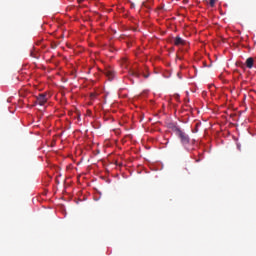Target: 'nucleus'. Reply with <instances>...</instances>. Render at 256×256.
<instances>
[{"instance_id":"f257e3e1","label":"nucleus","mask_w":256,"mask_h":256,"mask_svg":"<svg viewBox=\"0 0 256 256\" xmlns=\"http://www.w3.org/2000/svg\"><path fill=\"white\" fill-rule=\"evenodd\" d=\"M174 131H175L177 137H179L182 145H184V146L189 145V142H190L189 135H187L185 132H183L181 130V128H179V127H175Z\"/></svg>"},{"instance_id":"f03ea898","label":"nucleus","mask_w":256,"mask_h":256,"mask_svg":"<svg viewBox=\"0 0 256 256\" xmlns=\"http://www.w3.org/2000/svg\"><path fill=\"white\" fill-rule=\"evenodd\" d=\"M47 101H49V96L47 95V93H42L36 96V103L38 105L43 106L45 105V103H47Z\"/></svg>"},{"instance_id":"7ed1b4c3","label":"nucleus","mask_w":256,"mask_h":256,"mask_svg":"<svg viewBox=\"0 0 256 256\" xmlns=\"http://www.w3.org/2000/svg\"><path fill=\"white\" fill-rule=\"evenodd\" d=\"M104 75L108 78L109 81H113V79H115V71H113L111 68L105 69Z\"/></svg>"},{"instance_id":"20e7f679","label":"nucleus","mask_w":256,"mask_h":256,"mask_svg":"<svg viewBox=\"0 0 256 256\" xmlns=\"http://www.w3.org/2000/svg\"><path fill=\"white\" fill-rule=\"evenodd\" d=\"M185 40H183V38L177 36L175 39H174V45H176V47H179L180 45H185Z\"/></svg>"},{"instance_id":"39448f33","label":"nucleus","mask_w":256,"mask_h":256,"mask_svg":"<svg viewBox=\"0 0 256 256\" xmlns=\"http://www.w3.org/2000/svg\"><path fill=\"white\" fill-rule=\"evenodd\" d=\"M129 75L131 77H136V79H139V77H141V72H139V70L132 69L129 71Z\"/></svg>"},{"instance_id":"423d86ee","label":"nucleus","mask_w":256,"mask_h":256,"mask_svg":"<svg viewBox=\"0 0 256 256\" xmlns=\"http://www.w3.org/2000/svg\"><path fill=\"white\" fill-rule=\"evenodd\" d=\"M255 63V60L252 58V57H249L247 60H246V67L248 69H253V65Z\"/></svg>"},{"instance_id":"0eeeda50","label":"nucleus","mask_w":256,"mask_h":256,"mask_svg":"<svg viewBox=\"0 0 256 256\" xmlns=\"http://www.w3.org/2000/svg\"><path fill=\"white\" fill-rule=\"evenodd\" d=\"M216 1H217V0H210V2H209L210 7H215Z\"/></svg>"},{"instance_id":"6e6552de","label":"nucleus","mask_w":256,"mask_h":256,"mask_svg":"<svg viewBox=\"0 0 256 256\" xmlns=\"http://www.w3.org/2000/svg\"><path fill=\"white\" fill-rule=\"evenodd\" d=\"M142 75L144 77V79H149V72L147 74H145V72H142Z\"/></svg>"},{"instance_id":"1a4fd4ad","label":"nucleus","mask_w":256,"mask_h":256,"mask_svg":"<svg viewBox=\"0 0 256 256\" xmlns=\"http://www.w3.org/2000/svg\"><path fill=\"white\" fill-rule=\"evenodd\" d=\"M83 1H85V0H77V3L81 4V3H83Z\"/></svg>"},{"instance_id":"9d476101","label":"nucleus","mask_w":256,"mask_h":256,"mask_svg":"<svg viewBox=\"0 0 256 256\" xmlns=\"http://www.w3.org/2000/svg\"><path fill=\"white\" fill-rule=\"evenodd\" d=\"M196 127H199V124H196Z\"/></svg>"}]
</instances>
